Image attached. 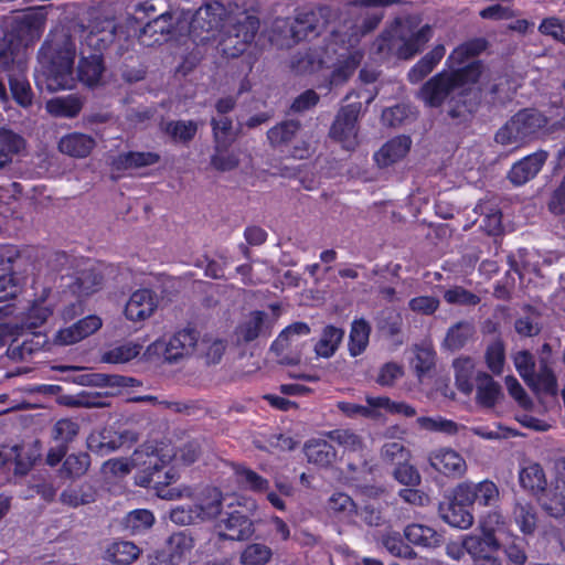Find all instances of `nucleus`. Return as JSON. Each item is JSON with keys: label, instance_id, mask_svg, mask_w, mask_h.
Returning a JSON list of instances; mask_svg holds the SVG:
<instances>
[{"label": "nucleus", "instance_id": "nucleus-50", "mask_svg": "<svg viewBox=\"0 0 565 565\" xmlns=\"http://www.w3.org/2000/svg\"><path fill=\"white\" fill-rule=\"evenodd\" d=\"M95 500L96 491L88 484H84L77 489H66L61 493V501L74 508L92 503Z\"/></svg>", "mask_w": 565, "mask_h": 565}, {"label": "nucleus", "instance_id": "nucleus-56", "mask_svg": "<svg viewBox=\"0 0 565 565\" xmlns=\"http://www.w3.org/2000/svg\"><path fill=\"white\" fill-rule=\"evenodd\" d=\"M79 426L77 422L70 418L57 420L52 428L53 439L62 446L71 443L78 434Z\"/></svg>", "mask_w": 565, "mask_h": 565}, {"label": "nucleus", "instance_id": "nucleus-28", "mask_svg": "<svg viewBox=\"0 0 565 565\" xmlns=\"http://www.w3.org/2000/svg\"><path fill=\"white\" fill-rule=\"evenodd\" d=\"M95 147V140L84 134H71L63 137L58 142L62 153L76 158L87 157Z\"/></svg>", "mask_w": 565, "mask_h": 565}, {"label": "nucleus", "instance_id": "nucleus-47", "mask_svg": "<svg viewBox=\"0 0 565 565\" xmlns=\"http://www.w3.org/2000/svg\"><path fill=\"white\" fill-rule=\"evenodd\" d=\"M370 337V327L364 320H355L352 323L350 338H349V351L352 356L361 354L367 343Z\"/></svg>", "mask_w": 565, "mask_h": 565}, {"label": "nucleus", "instance_id": "nucleus-26", "mask_svg": "<svg viewBox=\"0 0 565 565\" xmlns=\"http://www.w3.org/2000/svg\"><path fill=\"white\" fill-rule=\"evenodd\" d=\"M105 72L104 61L100 54L93 53L83 56L77 66L78 79L87 86H97L102 83Z\"/></svg>", "mask_w": 565, "mask_h": 565}, {"label": "nucleus", "instance_id": "nucleus-63", "mask_svg": "<svg viewBox=\"0 0 565 565\" xmlns=\"http://www.w3.org/2000/svg\"><path fill=\"white\" fill-rule=\"evenodd\" d=\"M415 370L418 376L429 372L435 366L436 353L429 345H415Z\"/></svg>", "mask_w": 565, "mask_h": 565}, {"label": "nucleus", "instance_id": "nucleus-46", "mask_svg": "<svg viewBox=\"0 0 565 565\" xmlns=\"http://www.w3.org/2000/svg\"><path fill=\"white\" fill-rule=\"evenodd\" d=\"M486 49V42L482 39L468 41L456 47L448 56L447 62L450 66L463 64L470 57L479 55Z\"/></svg>", "mask_w": 565, "mask_h": 565}, {"label": "nucleus", "instance_id": "nucleus-45", "mask_svg": "<svg viewBox=\"0 0 565 565\" xmlns=\"http://www.w3.org/2000/svg\"><path fill=\"white\" fill-rule=\"evenodd\" d=\"M273 557V550L263 543H252L245 546L239 556L242 565H266Z\"/></svg>", "mask_w": 565, "mask_h": 565}, {"label": "nucleus", "instance_id": "nucleus-58", "mask_svg": "<svg viewBox=\"0 0 565 565\" xmlns=\"http://www.w3.org/2000/svg\"><path fill=\"white\" fill-rule=\"evenodd\" d=\"M141 347L137 343L128 342L118 345L103 356V360L107 363H126L135 359L140 353Z\"/></svg>", "mask_w": 565, "mask_h": 565}, {"label": "nucleus", "instance_id": "nucleus-3", "mask_svg": "<svg viewBox=\"0 0 565 565\" xmlns=\"http://www.w3.org/2000/svg\"><path fill=\"white\" fill-rule=\"evenodd\" d=\"M362 58V52L354 49L339 54L337 62L331 64L329 49H313L295 55L291 61V67L298 73H315L322 68L332 67L330 83L339 85L354 73Z\"/></svg>", "mask_w": 565, "mask_h": 565}, {"label": "nucleus", "instance_id": "nucleus-30", "mask_svg": "<svg viewBox=\"0 0 565 565\" xmlns=\"http://www.w3.org/2000/svg\"><path fill=\"white\" fill-rule=\"evenodd\" d=\"M512 516L523 534H533L537 525L535 507L525 499H516Z\"/></svg>", "mask_w": 565, "mask_h": 565}, {"label": "nucleus", "instance_id": "nucleus-39", "mask_svg": "<svg viewBox=\"0 0 565 565\" xmlns=\"http://www.w3.org/2000/svg\"><path fill=\"white\" fill-rule=\"evenodd\" d=\"M344 331L333 326H328L323 329L319 341L315 345V352L318 356L323 359L331 358L338 350Z\"/></svg>", "mask_w": 565, "mask_h": 565}, {"label": "nucleus", "instance_id": "nucleus-11", "mask_svg": "<svg viewBox=\"0 0 565 565\" xmlns=\"http://www.w3.org/2000/svg\"><path fill=\"white\" fill-rule=\"evenodd\" d=\"M276 319L265 311L255 310L244 316L235 328L237 343H249L271 334Z\"/></svg>", "mask_w": 565, "mask_h": 565}, {"label": "nucleus", "instance_id": "nucleus-42", "mask_svg": "<svg viewBox=\"0 0 565 565\" xmlns=\"http://www.w3.org/2000/svg\"><path fill=\"white\" fill-rule=\"evenodd\" d=\"M24 147V140L6 128H0V168L11 161L13 154Z\"/></svg>", "mask_w": 565, "mask_h": 565}, {"label": "nucleus", "instance_id": "nucleus-34", "mask_svg": "<svg viewBox=\"0 0 565 565\" xmlns=\"http://www.w3.org/2000/svg\"><path fill=\"white\" fill-rule=\"evenodd\" d=\"M310 333V327L306 322H295L286 327L271 344V350L277 354L297 344L298 339Z\"/></svg>", "mask_w": 565, "mask_h": 565}, {"label": "nucleus", "instance_id": "nucleus-13", "mask_svg": "<svg viewBox=\"0 0 565 565\" xmlns=\"http://www.w3.org/2000/svg\"><path fill=\"white\" fill-rule=\"evenodd\" d=\"M358 116L355 108H341L330 129V137L348 151L354 150L359 143Z\"/></svg>", "mask_w": 565, "mask_h": 565}, {"label": "nucleus", "instance_id": "nucleus-37", "mask_svg": "<svg viewBox=\"0 0 565 565\" xmlns=\"http://www.w3.org/2000/svg\"><path fill=\"white\" fill-rule=\"evenodd\" d=\"M477 401L486 406L492 407L501 394V386L491 375L486 372H479L476 376Z\"/></svg>", "mask_w": 565, "mask_h": 565}, {"label": "nucleus", "instance_id": "nucleus-21", "mask_svg": "<svg viewBox=\"0 0 565 565\" xmlns=\"http://www.w3.org/2000/svg\"><path fill=\"white\" fill-rule=\"evenodd\" d=\"M102 327V319L97 316H88L76 323L61 329L55 335V342L61 345L74 344L90 334L95 333Z\"/></svg>", "mask_w": 565, "mask_h": 565}, {"label": "nucleus", "instance_id": "nucleus-6", "mask_svg": "<svg viewBox=\"0 0 565 565\" xmlns=\"http://www.w3.org/2000/svg\"><path fill=\"white\" fill-rule=\"evenodd\" d=\"M502 523V516L494 512L490 513L480 524V534L468 535L463 540V547L471 556L475 565H500L497 553L500 543L494 535L492 524Z\"/></svg>", "mask_w": 565, "mask_h": 565}, {"label": "nucleus", "instance_id": "nucleus-53", "mask_svg": "<svg viewBox=\"0 0 565 565\" xmlns=\"http://www.w3.org/2000/svg\"><path fill=\"white\" fill-rule=\"evenodd\" d=\"M223 495L217 489H210L202 503L195 504L200 510L201 521L214 519L221 513Z\"/></svg>", "mask_w": 565, "mask_h": 565}, {"label": "nucleus", "instance_id": "nucleus-33", "mask_svg": "<svg viewBox=\"0 0 565 565\" xmlns=\"http://www.w3.org/2000/svg\"><path fill=\"white\" fill-rule=\"evenodd\" d=\"M140 548L128 541L111 543L105 551V558L117 565H129L138 558Z\"/></svg>", "mask_w": 565, "mask_h": 565}, {"label": "nucleus", "instance_id": "nucleus-43", "mask_svg": "<svg viewBox=\"0 0 565 565\" xmlns=\"http://www.w3.org/2000/svg\"><path fill=\"white\" fill-rule=\"evenodd\" d=\"M486 363L488 369L495 375H500L503 372L505 362V345L500 335H495L487 345Z\"/></svg>", "mask_w": 565, "mask_h": 565}, {"label": "nucleus", "instance_id": "nucleus-61", "mask_svg": "<svg viewBox=\"0 0 565 565\" xmlns=\"http://www.w3.org/2000/svg\"><path fill=\"white\" fill-rule=\"evenodd\" d=\"M328 509L340 518H348L355 513V503L348 494L337 492L329 498Z\"/></svg>", "mask_w": 565, "mask_h": 565}, {"label": "nucleus", "instance_id": "nucleus-22", "mask_svg": "<svg viewBox=\"0 0 565 565\" xmlns=\"http://www.w3.org/2000/svg\"><path fill=\"white\" fill-rule=\"evenodd\" d=\"M47 344V337L42 332H30L19 342L14 340L7 350L13 361H28Z\"/></svg>", "mask_w": 565, "mask_h": 565}, {"label": "nucleus", "instance_id": "nucleus-31", "mask_svg": "<svg viewBox=\"0 0 565 565\" xmlns=\"http://www.w3.org/2000/svg\"><path fill=\"white\" fill-rule=\"evenodd\" d=\"M475 333L476 329L472 322L459 321L448 329L443 345L449 351H458L467 344Z\"/></svg>", "mask_w": 565, "mask_h": 565}, {"label": "nucleus", "instance_id": "nucleus-25", "mask_svg": "<svg viewBox=\"0 0 565 565\" xmlns=\"http://www.w3.org/2000/svg\"><path fill=\"white\" fill-rule=\"evenodd\" d=\"M160 161V154L152 151H129L113 159L114 169L132 170L153 166Z\"/></svg>", "mask_w": 565, "mask_h": 565}, {"label": "nucleus", "instance_id": "nucleus-29", "mask_svg": "<svg viewBox=\"0 0 565 565\" xmlns=\"http://www.w3.org/2000/svg\"><path fill=\"white\" fill-rule=\"evenodd\" d=\"M533 393L540 394L544 393L546 395L555 396L558 391L557 380L550 367L546 359L540 360V369L539 372L533 374L532 384H526Z\"/></svg>", "mask_w": 565, "mask_h": 565}, {"label": "nucleus", "instance_id": "nucleus-49", "mask_svg": "<svg viewBox=\"0 0 565 565\" xmlns=\"http://www.w3.org/2000/svg\"><path fill=\"white\" fill-rule=\"evenodd\" d=\"M154 523V516L151 511L138 509L129 512L124 520L125 527L131 534H140L149 530Z\"/></svg>", "mask_w": 565, "mask_h": 565}, {"label": "nucleus", "instance_id": "nucleus-4", "mask_svg": "<svg viewBox=\"0 0 565 565\" xmlns=\"http://www.w3.org/2000/svg\"><path fill=\"white\" fill-rule=\"evenodd\" d=\"M172 459V448H158L151 444L140 446L131 455V465L137 469L136 483L140 487L171 483L177 479L175 472L170 469L162 476L161 470Z\"/></svg>", "mask_w": 565, "mask_h": 565}, {"label": "nucleus", "instance_id": "nucleus-24", "mask_svg": "<svg viewBox=\"0 0 565 565\" xmlns=\"http://www.w3.org/2000/svg\"><path fill=\"white\" fill-rule=\"evenodd\" d=\"M103 277L92 266H86L76 273L73 281L66 284L71 291L78 297L89 296L102 288Z\"/></svg>", "mask_w": 565, "mask_h": 565}, {"label": "nucleus", "instance_id": "nucleus-48", "mask_svg": "<svg viewBox=\"0 0 565 565\" xmlns=\"http://www.w3.org/2000/svg\"><path fill=\"white\" fill-rule=\"evenodd\" d=\"M387 2L388 0H358L355 2L366 9L364 12L363 33L371 32L377 26L384 17V6Z\"/></svg>", "mask_w": 565, "mask_h": 565}, {"label": "nucleus", "instance_id": "nucleus-19", "mask_svg": "<svg viewBox=\"0 0 565 565\" xmlns=\"http://www.w3.org/2000/svg\"><path fill=\"white\" fill-rule=\"evenodd\" d=\"M18 70H26L21 43L13 34H6L0 40V71L9 75Z\"/></svg>", "mask_w": 565, "mask_h": 565}, {"label": "nucleus", "instance_id": "nucleus-1", "mask_svg": "<svg viewBox=\"0 0 565 565\" xmlns=\"http://www.w3.org/2000/svg\"><path fill=\"white\" fill-rule=\"evenodd\" d=\"M76 55L74 42L63 36L54 45L45 43L40 51V74L38 86L50 92L72 88L74 84L73 64Z\"/></svg>", "mask_w": 565, "mask_h": 565}, {"label": "nucleus", "instance_id": "nucleus-8", "mask_svg": "<svg viewBox=\"0 0 565 565\" xmlns=\"http://www.w3.org/2000/svg\"><path fill=\"white\" fill-rule=\"evenodd\" d=\"M198 340L199 337L194 330L183 329L168 339L162 338L154 341L148 350L154 354L162 355L168 362H177L193 354Z\"/></svg>", "mask_w": 565, "mask_h": 565}, {"label": "nucleus", "instance_id": "nucleus-2", "mask_svg": "<svg viewBox=\"0 0 565 565\" xmlns=\"http://www.w3.org/2000/svg\"><path fill=\"white\" fill-rule=\"evenodd\" d=\"M391 14H394V32L401 40L396 49L399 58L409 60L422 51L424 45L433 36L430 25H420L422 19L409 3L399 0H391Z\"/></svg>", "mask_w": 565, "mask_h": 565}, {"label": "nucleus", "instance_id": "nucleus-36", "mask_svg": "<svg viewBox=\"0 0 565 565\" xmlns=\"http://www.w3.org/2000/svg\"><path fill=\"white\" fill-rule=\"evenodd\" d=\"M446 53L444 45H436L429 53L420 58L408 72V78L412 83L420 82L427 76L435 66L441 61Z\"/></svg>", "mask_w": 565, "mask_h": 565}, {"label": "nucleus", "instance_id": "nucleus-27", "mask_svg": "<svg viewBox=\"0 0 565 565\" xmlns=\"http://www.w3.org/2000/svg\"><path fill=\"white\" fill-rule=\"evenodd\" d=\"M408 542L424 547L435 548L441 545L443 535L435 529L423 524H409L404 529Z\"/></svg>", "mask_w": 565, "mask_h": 565}, {"label": "nucleus", "instance_id": "nucleus-60", "mask_svg": "<svg viewBox=\"0 0 565 565\" xmlns=\"http://www.w3.org/2000/svg\"><path fill=\"white\" fill-rule=\"evenodd\" d=\"M228 109L230 108H217V115L212 119L214 136L217 143H225L232 136L233 121L227 114Z\"/></svg>", "mask_w": 565, "mask_h": 565}, {"label": "nucleus", "instance_id": "nucleus-41", "mask_svg": "<svg viewBox=\"0 0 565 565\" xmlns=\"http://www.w3.org/2000/svg\"><path fill=\"white\" fill-rule=\"evenodd\" d=\"M537 497L542 510L554 519L565 516V495L557 490L544 489Z\"/></svg>", "mask_w": 565, "mask_h": 565}, {"label": "nucleus", "instance_id": "nucleus-64", "mask_svg": "<svg viewBox=\"0 0 565 565\" xmlns=\"http://www.w3.org/2000/svg\"><path fill=\"white\" fill-rule=\"evenodd\" d=\"M196 505H178L170 511V520L177 525H190L201 521Z\"/></svg>", "mask_w": 565, "mask_h": 565}, {"label": "nucleus", "instance_id": "nucleus-5", "mask_svg": "<svg viewBox=\"0 0 565 565\" xmlns=\"http://www.w3.org/2000/svg\"><path fill=\"white\" fill-rule=\"evenodd\" d=\"M482 73L480 62H472L452 73H439L422 88V96L430 106L441 104L455 89L476 83Z\"/></svg>", "mask_w": 565, "mask_h": 565}, {"label": "nucleus", "instance_id": "nucleus-10", "mask_svg": "<svg viewBox=\"0 0 565 565\" xmlns=\"http://www.w3.org/2000/svg\"><path fill=\"white\" fill-rule=\"evenodd\" d=\"M138 440V435L131 430L116 431L110 427L93 431L87 438L88 449L98 455L107 456L122 446L131 445Z\"/></svg>", "mask_w": 565, "mask_h": 565}, {"label": "nucleus", "instance_id": "nucleus-7", "mask_svg": "<svg viewBox=\"0 0 565 565\" xmlns=\"http://www.w3.org/2000/svg\"><path fill=\"white\" fill-rule=\"evenodd\" d=\"M547 124V117L539 108H521L499 131L495 141L507 146L531 138Z\"/></svg>", "mask_w": 565, "mask_h": 565}, {"label": "nucleus", "instance_id": "nucleus-32", "mask_svg": "<svg viewBox=\"0 0 565 565\" xmlns=\"http://www.w3.org/2000/svg\"><path fill=\"white\" fill-rule=\"evenodd\" d=\"M305 455L310 463L319 467L330 466L337 457L335 449L326 440H310L305 445Z\"/></svg>", "mask_w": 565, "mask_h": 565}, {"label": "nucleus", "instance_id": "nucleus-14", "mask_svg": "<svg viewBox=\"0 0 565 565\" xmlns=\"http://www.w3.org/2000/svg\"><path fill=\"white\" fill-rule=\"evenodd\" d=\"M365 405L352 402H338V409L349 418H367L371 420H382L388 413V397L385 396H365Z\"/></svg>", "mask_w": 565, "mask_h": 565}, {"label": "nucleus", "instance_id": "nucleus-44", "mask_svg": "<svg viewBox=\"0 0 565 565\" xmlns=\"http://www.w3.org/2000/svg\"><path fill=\"white\" fill-rule=\"evenodd\" d=\"M8 463L14 465V472L17 475H25L32 466L30 458L22 457L21 447L18 445L0 447V466Z\"/></svg>", "mask_w": 565, "mask_h": 565}, {"label": "nucleus", "instance_id": "nucleus-52", "mask_svg": "<svg viewBox=\"0 0 565 565\" xmlns=\"http://www.w3.org/2000/svg\"><path fill=\"white\" fill-rule=\"evenodd\" d=\"M316 17L312 12L299 13L289 26L290 38L298 42L306 39L316 29Z\"/></svg>", "mask_w": 565, "mask_h": 565}, {"label": "nucleus", "instance_id": "nucleus-12", "mask_svg": "<svg viewBox=\"0 0 565 565\" xmlns=\"http://www.w3.org/2000/svg\"><path fill=\"white\" fill-rule=\"evenodd\" d=\"M258 29L259 21L254 15H244L237 20L223 41L224 52L232 56L243 53L253 42Z\"/></svg>", "mask_w": 565, "mask_h": 565}, {"label": "nucleus", "instance_id": "nucleus-40", "mask_svg": "<svg viewBox=\"0 0 565 565\" xmlns=\"http://www.w3.org/2000/svg\"><path fill=\"white\" fill-rule=\"evenodd\" d=\"M171 28L172 14L169 12H163L149 21L141 29L140 38L143 42H146L145 38H149L150 42L148 44L158 43L160 41L159 36H163L170 33Z\"/></svg>", "mask_w": 565, "mask_h": 565}, {"label": "nucleus", "instance_id": "nucleus-35", "mask_svg": "<svg viewBox=\"0 0 565 565\" xmlns=\"http://www.w3.org/2000/svg\"><path fill=\"white\" fill-rule=\"evenodd\" d=\"M9 86L13 100L19 106H31L33 92L25 77V70H18L8 75Z\"/></svg>", "mask_w": 565, "mask_h": 565}, {"label": "nucleus", "instance_id": "nucleus-20", "mask_svg": "<svg viewBox=\"0 0 565 565\" xmlns=\"http://www.w3.org/2000/svg\"><path fill=\"white\" fill-rule=\"evenodd\" d=\"M438 515L445 523L461 530H467L473 524V515L470 510L449 495L439 502Z\"/></svg>", "mask_w": 565, "mask_h": 565}, {"label": "nucleus", "instance_id": "nucleus-18", "mask_svg": "<svg viewBox=\"0 0 565 565\" xmlns=\"http://www.w3.org/2000/svg\"><path fill=\"white\" fill-rule=\"evenodd\" d=\"M548 154L540 150L514 163L509 171L508 178L514 185L525 184L533 179L545 163Z\"/></svg>", "mask_w": 565, "mask_h": 565}, {"label": "nucleus", "instance_id": "nucleus-54", "mask_svg": "<svg viewBox=\"0 0 565 565\" xmlns=\"http://www.w3.org/2000/svg\"><path fill=\"white\" fill-rule=\"evenodd\" d=\"M456 385L458 390L465 394H470L473 390L471 382L472 362L470 359H457L454 362Z\"/></svg>", "mask_w": 565, "mask_h": 565}, {"label": "nucleus", "instance_id": "nucleus-23", "mask_svg": "<svg viewBox=\"0 0 565 565\" xmlns=\"http://www.w3.org/2000/svg\"><path fill=\"white\" fill-rule=\"evenodd\" d=\"M220 25V18L213 12V6L206 4L196 10L191 23L190 34L194 40L205 42L210 40V33Z\"/></svg>", "mask_w": 565, "mask_h": 565}, {"label": "nucleus", "instance_id": "nucleus-57", "mask_svg": "<svg viewBox=\"0 0 565 565\" xmlns=\"http://www.w3.org/2000/svg\"><path fill=\"white\" fill-rule=\"evenodd\" d=\"M89 466L90 458L88 454H72L63 462V472L71 478H78L87 472Z\"/></svg>", "mask_w": 565, "mask_h": 565}, {"label": "nucleus", "instance_id": "nucleus-16", "mask_svg": "<svg viewBox=\"0 0 565 565\" xmlns=\"http://www.w3.org/2000/svg\"><path fill=\"white\" fill-rule=\"evenodd\" d=\"M428 460L433 469L446 477L461 478L467 471L466 460L457 451L449 448L431 452Z\"/></svg>", "mask_w": 565, "mask_h": 565}, {"label": "nucleus", "instance_id": "nucleus-59", "mask_svg": "<svg viewBox=\"0 0 565 565\" xmlns=\"http://www.w3.org/2000/svg\"><path fill=\"white\" fill-rule=\"evenodd\" d=\"M444 299L455 306H477L481 299L478 295L467 290L462 286H454L444 292Z\"/></svg>", "mask_w": 565, "mask_h": 565}, {"label": "nucleus", "instance_id": "nucleus-51", "mask_svg": "<svg viewBox=\"0 0 565 565\" xmlns=\"http://www.w3.org/2000/svg\"><path fill=\"white\" fill-rule=\"evenodd\" d=\"M235 476L237 482L247 490L263 492L268 489V480L246 467H237Z\"/></svg>", "mask_w": 565, "mask_h": 565}, {"label": "nucleus", "instance_id": "nucleus-62", "mask_svg": "<svg viewBox=\"0 0 565 565\" xmlns=\"http://www.w3.org/2000/svg\"><path fill=\"white\" fill-rule=\"evenodd\" d=\"M513 362L525 384H532L535 372V361L532 353L527 350L519 351L514 354Z\"/></svg>", "mask_w": 565, "mask_h": 565}, {"label": "nucleus", "instance_id": "nucleus-38", "mask_svg": "<svg viewBox=\"0 0 565 565\" xmlns=\"http://www.w3.org/2000/svg\"><path fill=\"white\" fill-rule=\"evenodd\" d=\"M520 486L533 493L540 494L546 487V478L543 468L539 463L524 467L519 473Z\"/></svg>", "mask_w": 565, "mask_h": 565}, {"label": "nucleus", "instance_id": "nucleus-15", "mask_svg": "<svg viewBox=\"0 0 565 565\" xmlns=\"http://www.w3.org/2000/svg\"><path fill=\"white\" fill-rule=\"evenodd\" d=\"M215 531L220 539L231 541H244L254 533L253 521L235 510L226 512L215 524Z\"/></svg>", "mask_w": 565, "mask_h": 565}, {"label": "nucleus", "instance_id": "nucleus-55", "mask_svg": "<svg viewBox=\"0 0 565 565\" xmlns=\"http://www.w3.org/2000/svg\"><path fill=\"white\" fill-rule=\"evenodd\" d=\"M299 130V124L295 120L282 121L270 128L267 138L273 146H280L289 142Z\"/></svg>", "mask_w": 565, "mask_h": 565}, {"label": "nucleus", "instance_id": "nucleus-9", "mask_svg": "<svg viewBox=\"0 0 565 565\" xmlns=\"http://www.w3.org/2000/svg\"><path fill=\"white\" fill-rule=\"evenodd\" d=\"M194 547V540L185 532L173 533L162 550L148 556L149 565H179L184 562Z\"/></svg>", "mask_w": 565, "mask_h": 565}, {"label": "nucleus", "instance_id": "nucleus-17", "mask_svg": "<svg viewBox=\"0 0 565 565\" xmlns=\"http://www.w3.org/2000/svg\"><path fill=\"white\" fill-rule=\"evenodd\" d=\"M156 295L149 289H139L132 292L126 303L125 316L128 320L138 322L151 317L157 309Z\"/></svg>", "mask_w": 565, "mask_h": 565}]
</instances>
